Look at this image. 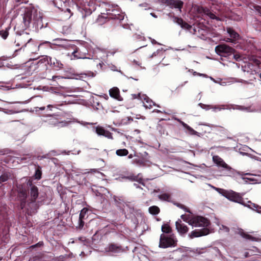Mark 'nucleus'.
Returning <instances> with one entry per match:
<instances>
[{"instance_id": "1", "label": "nucleus", "mask_w": 261, "mask_h": 261, "mask_svg": "<svg viewBox=\"0 0 261 261\" xmlns=\"http://www.w3.org/2000/svg\"><path fill=\"white\" fill-rule=\"evenodd\" d=\"M31 22L33 23L35 30L42 29L43 27L42 15L35 8H26L23 14V30L29 28Z\"/></svg>"}, {"instance_id": "2", "label": "nucleus", "mask_w": 261, "mask_h": 261, "mask_svg": "<svg viewBox=\"0 0 261 261\" xmlns=\"http://www.w3.org/2000/svg\"><path fill=\"white\" fill-rule=\"evenodd\" d=\"M27 185L30 186L31 188L29 192L30 197L27 201V209L30 213H35L39 208L40 204H42V202L44 200V199H41L42 197L41 196L37 201V199L39 196L38 188L36 186L33 185L30 180L28 182Z\"/></svg>"}, {"instance_id": "3", "label": "nucleus", "mask_w": 261, "mask_h": 261, "mask_svg": "<svg viewBox=\"0 0 261 261\" xmlns=\"http://www.w3.org/2000/svg\"><path fill=\"white\" fill-rule=\"evenodd\" d=\"M177 240L174 234L167 235L162 233L160 236L159 247L162 248H167L169 247H175L177 245Z\"/></svg>"}, {"instance_id": "4", "label": "nucleus", "mask_w": 261, "mask_h": 261, "mask_svg": "<svg viewBox=\"0 0 261 261\" xmlns=\"http://www.w3.org/2000/svg\"><path fill=\"white\" fill-rule=\"evenodd\" d=\"M33 42L32 38L29 37V34L24 32V31L22 33L16 32V36L15 37L14 43L18 47L21 46V48L26 46L27 45L30 46Z\"/></svg>"}, {"instance_id": "5", "label": "nucleus", "mask_w": 261, "mask_h": 261, "mask_svg": "<svg viewBox=\"0 0 261 261\" xmlns=\"http://www.w3.org/2000/svg\"><path fill=\"white\" fill-rule=\"evenodd\" d=\"M220 193L228 200L242 205H245L243 198L240 193L232 190L228 191L224 189H220Z\"/></svg>"}, {"instance_id": "6", "label": "nucleus", "mask_w": 261, "mask_h": 261, "mask_svg": "<svg viewBox=\"0 0 261 261\" xmlns=\"http://www.w3.org/2000/svg\"><path fill=\"white\" fill-rule=\"evenodd\" d=\"M100 18H105L106 20L110 19L121 20L123 19L124 15L118 10L109 9L106 10V13H101V15L98 16V20H99Z\"/></svg>"}, {"instance_id": "7", "label": "nucleus", "mask_w": 261, "mask_h": 261, "mask_svg": "<svg viewBox=\"0 0 261 261\" xmlns=\"http://www.w3.org/2000/svg\"><path fill=\"white\" fill-rule=\"evenodd\" d=\"M189 224L195 227H204L207 228L210 224V221L207 218L200 216L192 217Z\"/></svg>"}, {"instance_id": "8", "label": "nucleus", "mask_w": 261, "mask_h": 261, "mask_svg": "<svg viewBox=\"0 0 261 261\" xmlns=\"http://www.w3.org/2000/svg\"><path fill=\"white\" fill-rule=\"evenodd\" d=\"M215 51L221 56L228 57L233 54L235 49L225 44H222L216 46Z\"/></svg>"}, {"instance_id": "9", "label": "nucleus", "mask_w": 261, "mask_h": 261, "mask_svg": "<svg viewBox=\"0 0 261 261\" xmlns=\"http://www.w3.org/2000/svg\"><path fill=\"white\" fill-rule=\"evenodd\" d=\"M46 115L47 116L50 117V118L48 119L46 122L52 126L57 127L58 128L63 127L66 126L68 123L66 121L59 120L58 118L56 117L57 116L56 115L48 114Z\"/></svg>"}, {"instance_id": "10", "label": "nucleus", "mask_w": 261, "mask_h": 261, "mask_svg": "<svg viewBox=\"0 0 261 261\" xmlns=\"http://www.w3.org/2000/svg\"><path fill=\"white\" fill-rule=\"evenodd\" d=\"M195 9L197 12V17H202L205 15L208 16L210 18L213 19H219L218 17L216 16L214 13H213L207 8H204L201 6H197Z\"/></svg>"}, {"instance_id": "11", "label": "nucleus", "mask_w": 261, "mask_h": 261, "mask_svg": "<svg viewBox=\"0 0 261 261\" xmlns=\"http://www.w3.org/2000/svg\"><path fill=\"white\" fill-rule=\"evenodd\" d=\"M49 63H51V57L45 56H43L38 62L36 64L38 69V71L47 70Z\"/></svg>"}, {"instance_id": "12", "label": "nucleus", "mask_w": 261, "mask_h": 261, "mask_svg": "<svg viewBox=\"0 0 261 261\" xmlns=\"http://www.w3.org/2000/svg\"><path fill=\"white\" fill-rule=\"evenodd\" d=\"M33 261H50L54 260V254L52 253L40 252L32 258Z\"/></svg>"}, {"instance_id": "13", "label": "nucleus", "mask_w": 261, "mask_h": 261, "mask_svg": "<svg viewBox=\"0 0 261 261\" xmlns=\"http://www.w3.org/2000/svg\"><path fill=\"white\" fill-rule=\"evenodd\" d=\"M162 2L170 8L178 9L180 11L184 6V2L180 0H162Z\"/></svg>"}, {"instance_id": "14", "label": "nucleus", "mask_w": 261, "mask_h": 261, "mask_svg": "<svg viewBox=\"0 0 261 261\" xmlns=\"http://www.w3.org/2000/svg\"><path fill=\"white\" fill-rule=\"evenodd\" d=\"M210 230L207 228H203L200 229H195L192 231L188 235L189 237L193 239L195 238H198L207 235L210 233Z\"/></svg>"}, {"instance_id": "15", "label": "nucleus", "mask_w": 261, "mask_h": 261, "mask_svg": "<svg viewBox=\"0 0 261 261\" xmlns=\"http://www.w3.org/2000/svg\"><path fill=\"white\" fill-rule=\"evenodd\" d=\"M105 250L107 252L112 253H119L123 251V247L121 245L114 243H110L106 247Z\"/></svg>"}, {"instance_id": "16", "label": "nucleus", "mask_w": 261, "mask_h": 261, "mask_svg": "<svg viewBox=\"0 0 261 261\" xmlns=\"http://www.w3.org/2000/svg\"><path fill=\"white\" fill-rule=\"evenodd\" d=\"M213 161L217 166L223 167L228 171L232 172L234 170L218 155H214L213 156Z\"/></svg>"}, {"instance_id": "17", "label": "nucleus", "mask_w": 261, "mask_h": 261, "mask_svg": "<svg viewBox=\"0 0 261 261\" xmlns=\"http://www.w3.org/2000/svg\"><path fill=\"white\" fill-rule=\"evenodd\" d=\"M176 229L181 234L184 235L187 233L189 230L188 226L183 223L180 219H178L175 222Z\"/></svg>"}, {"instance_id": "18", "label": "nucleus", "mask_w": 261, "mask_h": 261, "mask_svg": "<svg viewBox=\"0 0 261 261\" xmlns=\"http://www.w3.org/2000/svg\"><path fill=\"white\" fill-rule=\"evenodd\" d=\"M79 4L83 6L85 9H89L91 12L95 9L94 2L92 0H76Z\"/></svg>"}, {"instance_id": "19", "label": "nucleus", "mask_w": 261, "mask_h": 261, "mask_svg": "<svg viewBox=\"0 0 261 261\" xmlns=\"http://www.w3.org/2000/svg\"><path fill=\"white\" fill-rule=\"evenodd\" d=\"M172 18L173 22L177 23L181 28L189 31L191 29L192 26L185 21L181 17L173 16Z\"/></svg>"}, {"instance_id": "20", "label": "nucleus", "mask_w": 261, "mask_h": 261, "mask_svg": "<svg viewBox=\"0 0 261 261\" xmlns=\"http://www.w3.org/2000/svg\"><path fill=\"white\" fill-rule=\"evenodd\" d=\"M95 132L97 135L103 136L108 139H113V134L109 130L105 129L103 127L97 126L95 128Z\"/></svg>"}, {"instance_id": "21", "label": "nucleus", "mask_w": 261, "mask_h": 261, "mask_svg": "<svg viewBox=\"0 0 261 261\" xmlns=\"http://www.w3.org/2000/svg\"><path fill=\"white\" fill-rule=\"evenodd\" d=\"M114 201L115 205L119 208L122 214H125V207H127L128 205L124 201V200L120 197L114 196Z\"/></svg>"}, {"instance_id": "22", "label": "nucleus", "mask_w": 261, "mask_h": 261, "mask_svg": "<svg viewBox=\"0 0 261 261\" xmlns=\"http://www.w3.org/2000/svg\"><path fill=\"white\" fill-rule=\"evenodd\" d=\"M53 45V44L49 41H44L40 43L38 46L37 45H35V47H37V48L34 50L31 49L30 51L32 53H36L37 51H39L40 50H43L44 48H52Z\"/></svg>"}, {"instance_id": "23", "label": "nucleus", "mask_w": 261, "mask_h": 261, "mask_svg": "<svg viewBox=\"0 0 261 261\" xmlns=\"http://www.w3.org/2000/svg\"><path fill=\"white\" fill-rule=\"evenodd\" d=\"M17 198L18 199V200L20 201V206L21 209L24 208V207H25L26 206H27V193H18Z\"/></svg>"}, {"instance_id": "24", "label": "nucleus", "mask_w": 261, "mask_h": 261, "mask_svg": "<svg viewBox=\"0 0 261 261\" xmlns=\"http://www.w3.org/2000/svg\"><path fill=\"white\" fill-rule=\"evenodd\" d=\"M49 67L54 70H59L63 68V65L60 61L57 60L55 58L52 59L51 58V63H49Z\"/></svg>"}, {"instance_id": "25", "label": "nucleus", "mask_w": 261, "mask_h": 261, "mask_svg": "<svg viewBox=\"0 0 261 261\" xmlns=\"http://www.w3.org/2000/svg\"><path fill=\"white\" fill-rule=\"evenodd\" d=\"M109 94L111 97L117 99L119 101L122 100V97L120 95V91L118 88L114 87L109 90Z\"/></svg>"}, {"instance_id": "26", "label": "nucleus", "mask_w": 261, "mask_h": 261, "mask_svg": "<svg viewBox=\"0 0 261 261\" xmlns=\"http://www.w3.org/2000/svg\"><path fill=\"white\" fill-rule=\"evenodd\" d=\"M73 59H86V53L81 51L79 48L76 47L72 53Z\"/></svg>"}, {"instance_id": "27", "label": "nucleus", "mask_w": 261, "mask_h": 261, "mask_svg": "<svg viewBox=\"0 0 261 261\" xmlns=\"http://www.w3.org/2000/svg\"><path fill=\"white\" fill-rule=\"evenodd\" d=\"M227 33L229 34L230 38L236 41L239 38V35L233 29L228 28L227 29Z\"/></svg>"}, {"instance_id": "28", "label": "nucleus", "mask_w": 261, "mask_h": 261, "mask_svg": "<svg viewBox=\"0 0 261 261\" xmlns=\"http://www.w3.org/2000/svg\"><path fill=\"white\" fill-rule=\"evenodd\" d=\"M53 108H57L56 105H48L46 107L40 105L35 107L36 112H39V111H43L45 109L46 110V111H52Z\"/></svg>"}, {"instance_id": "29", "label": "nucleus", "mask_w": 261, "mask_h": 261, "mask_svg": "<svg viewBox=\"0 0 261 261\" xmlns=\"http://www.w3.org/2000/svg\"><path fill=\"white\" fill-rule=\"evenodd\" d=\"M240 234L243 238H245L248 240H251L252 241H256L257 242L259 240V239L258 238L253 237L249 234H247V233H246L244 231H240Z\"/></svg>"}, {"instance_id": "30", "label": "nucleus", "mask_w": 261, "mask_h": 261, "mask_svg": "<svg viewBox=\"0 0 261 261\" xmlns=\"http://www.w3.org/2000/svg\"><path fill=\"white\" fill-rule=\"evenodd\" d=\"M11 176V175L9 172H4L0 176V184L7 181Z\"/></svg>"}, {"instance_id": "31", "label": "nucleus", "mask_w": 261, "mask_h": 261, "mask_svg": "<svg viewBox=\"0 0 261 261\" xmlns=\"http://www.w3.org/2000/svg\"><path fill=\"white\" fill-rule=\"evenodd\" d=\"M149 212L152 215H157L160 212L159 207L157 206L153 205L149 207Z\"/></svg>"}, {"instance_id": "32", "label": "nucleus", "mask_w": 261, "mask_h": 261, "mask_svg": "<svg viewBox=\"0 0 261 261\" xmlns=\"http://www.w3.org/2000/svg\"><path fill=\"white\" fill-rule=\"evenodd\" d=\"M9 29L10 27H8L6 28L5 30H0V36L3 39L6 40L8 38L9 35Z\"/></svg>"}, {"instance_id": "33", "label": "nucleus", "mask_w": 261, "mask_h": 261, "mask_svg": "<svg viewBox=\"0 0 261 261\" xmlns=\"http://www.w3.org/2000/svg\"><path fill=\"white\" fill-rule=\"evenodd\" d=\"M162 231L165 233H170L172 232V228L168 224H164L162 226Z\"/></svg>"}, {"instance_id": "34", "label": "nucleus", "mask_w": 261, "mask_h": 261, "mask_svg": "<svg viewBox=\"0 0 261 261\" xmlns=\"http://www.w3.org/2000/svg\"><path fill=\"white\" fill-rule=\"evenodd\" d=\"M129 152L126 149H119L116 151V154L119 156H126L128 155Z\"/></svg>"}, {"instance_id": "35", "label": "nucleus", "mask_w": 261, "mask_h": 261, "mask_svg": "<svg viewBox=\"0 0 261 261\" xmlns=\"http://www.w3.org/2000/svg\"><path fill=\"white\" fill-rule=\"evenodd\" d=\"M41 176H42L41 168L40 166H37V167L36 169L35 173V178L38 180V179H40L41 178Z\"/></svg>"}, {"instance_id": "36", "label": "nucleus", "mask_w": 261, "mask_h": 261, "mask_svg": "<svg viewBox=\"0 0 261 261\" xmlns=\"http://www.w3.org/2000/svg\"><path fill=\"white\" fill-rule=\"evenodd\" d=\"M159 198L162 200L170 201L171 199V196L170 194L168 193H163L159 195Z\"/></svg>"}, {"instance_id": "37", "label": "nucleus", "mask_w": 261, "mask_h": 261, "mask_svg": "<svg viewBox=\"0 0 261 261\" xmlns=\"http://www.w3.org/2000/svg\"><path fill=\"white\" fill-rule=\"evenodd\" d=\"M69 258V255L67 254L61 255L59 256L55 257L54 256V261H65Z\"/></svg>"}, {"instance_id": "38", "label": "nucleus", "mask_w": 261, "mask_h": 261, "mask_svg": "<svg viewBox=\"0 0 261 261\" xmlns=\"http://www.w3.org/2000/svg\"><path fill=\"white\" fill-rule=\"evenodd\" d=\"M53 4L55 6L60 8L62 6L63 4L64 3L65 0H51Z\"/></svg>"}, {"instance_id": "39", "label": "nucleus", "mask_w": 261, "mask_h": 261, "mask_svg": "<svg viewBox=\"0 0 261 261\" xmlns=\"http://www.w3.org/2000/svg\"><path fill=\"white\" fill-rule=\"evenodd\" d=\"M145 100H146L147 104L144 103V107H145L146 108L150 109L153 106L155 105V103L149 98L146 99H145Z\"/></svg>"}, {"instance_id": "40", "label": "nucleus", "mask_w": 261, "mask_h": 261, "mask_svg": "<svg viewBox=\"0 0 261 261\" xmlns=\"http://www.w3.org/2000/svg\"><path fill=\"white\" fill-rule=\"evenodd\" d=\"M88 210L87 208H83L81 211V213L80 214V215H79V219H85V216H86V214Z\"/></svg>"}, {"instance_id": "41", "label": "nucleus", "mask_w": 261, "mask_h": 261, "mask_svg": "<svg viewBox=\"0 0 261 261\" xmlns=\"http://www.w3.org/2000/svg\"><path fill=\"white\" fill-rule=\"evenodd\" d=\"M252 207H250L258 213L261 214V206L254 203H251Z\"/></svg>"}, {"instance_id": "42", "label": "nucleus", "mask_w": 261, "mask_h": 261, "mask_svg": "<svg viewBox=\"0 0 261 261\" xmlns=\"http://www.w3.org/2000/svg\"><path fill=\"white\" fill-rule=\"evenodd\" d=\"M175 204L178 207L181 208V209H183L186 212H188V213H191L190 210H189V208H188V207H187L186 206H185L184 205L182 204H180V203H175Z\"/></svg>"}, {"instance_id": "43", "label": "nucleus", "mask_w": 261, "mask_h": 261, "mask_svg": "<svg viewBox=\"0 0 261 261\" xmlns=\"http://www.w3.org/2000/svg\"><path fill=\"white\" fill-rule=\"evenodd\" d=\"M181 218L185 222H187L189 224V222L191 220L192 217H190L189 215H182L180 216Z\"/></svg>"}, {"instance_id": "44", "label": "nucleus", "mask_w": 261, "mask_h": 261, "mask_svg": "<svg viewBox=\"0 0 261 261\" xmlns=\"http://www.w3.org/2000/svg\"><path fill=\"white\" fill-rule=\"evenodd\" d=\"M186 129L188 131L190 135H195L197 134V132L190 126H189Z\"/></svg>"}, {"instance_id": "45", "label": "nucleus", "mask_w": 261, "mask_h": 261, "mask_svg": "<svg viewBox=\"0 0 261 261\" xmlns=\"http://www.w3.org/2000/svg\"><path fill=\"white\" fill-rule=\"evenodd\" d=\"M84 219H79V224H78V226H77V227L79 229H83L84 226V224H85V222H84Z\"/></svg>"}, {"instance_id": "46", "label": "nucleus", "mask_w": 261, "mask_h": 261, "mask_svg": "<svg viewBox=\"0 0 261 261\" xmlns=\"http://www.w3.org/2000/svg\"><path fill=\"white\" fill-rule=\"evenodd\" d=\"M17 189H18V193H21V192L22 193H27V190L25 188H24L22 185H19L18 186H17Z\"/></svg>"}, {"instance_id": "47", "label": "nucleus", "mask_w": 261, "mask_h": 261, "mask_svg": "<svg viewBox=\"0 0 261 261\" xmlns=\"http://www.w3.org/2000/svg\"><path fill=\"white\" fill-rule=\"evenodd\" d=\"M43 77L44 79H47V80H52L55 81L56 79H60V76H56V75H53V76H47V75H46V76Z\"/></svg>"}, {"instance_id": "48", "label": "nucleus", "mask_w": 261, "mask_h": 261, "mask_svg": "<svg viewBox=\"0 0 261 261\" xmlns=\"http://www.w3.org/2000/svg\"><path fill=\"white\" fill-rule=\"evenodd\" d=\"M254 9L260 14L261 16V6L258 5H254Z\"/></svg>"}, {"instance_id": "49", "label": "nucleus", "mask_w": 261, "mask_h": 261, "mask_svg": "<svg viewBox=\"0 0 261 261\" xmlns=\"http://www.w3.org/2000/svg\"><path fill=\"white\" fill-rule=\"evenodd\" d=\"M65 13H68V14H66V17L69 18L72 15V13L71 12L70 9H67L66 11L65 12Z\"/></svg>"}, {"instance_id": "50", "label": "nucleus", "mask_w": 261, "mask_h": 261, "mask_svg": "<svg viewBox=\"0 0 261 261\" xmlns=\"http://www.w3.org/2000/svg\"><path fill=\"white\" fill-rule=\"evenodd\" d=\"M43 245V242L42 241L39 242L38 243L32 246V248L38 247Z\"/></svg>"}, {"instance_id": "51", "label": "nucleus", "mask_w": 261, "mask_h": 261, "mask_svg": "<svg viewBox=\"0 0 261 261\" xmlns=\"http://www.w3.org/2000/svg\"><path fill=\"white\" fill-rule=\"evenodd\" d=\"M207 107L209 108V109H214L215 111H216V110H220L221 109L218 106L213 107V106H207Z\"/></svg>"}, {"instance_id": "52", "label": "nucleus", "mask_w": 261, "mask_h": 261, "mask_svg": "<svg viewBox=\"0 0 261 261\" xmlns=\"http://www.w3.org/2000/svg\"><path fill=\"white\" fill-rule=\"evenodd\" d=\"M48 158V154H45V155H42V156H38V160H41V159H45V158Z\"/></svg>"}, {"instance_id": "53", "label": "nucleus", "mask_w": 261, "mask_h": 261, "mask_svg": "<svg viewBox=\"0 0 261 261\" xmlns=\"http://www.w3.org/2000/svg\"><path fill=\"white\" fill-rule=\"evenodd\" d=\"M129 178L131 179L132 180H137V176H132L128 177Z\"/></svg>"}, {"instance_id": "54", "label": "nucleus", "mask_w": 261, "mask_h": 261, "mask_svg": "<svg viewBox=\"0 0 261 261\" xmlns=\"http://www.w3.org/2000/svg\"><path fill=\"white\" fill-rule=\"evenodd\" d=\"M226 41L227 42H236L234 40H233L231 38H227V39L226 40Z\"/></svg>"}, {"instance_id": "55", "label": "nucleus", "mask_w": 261, "mask_h": 261, "mask_svg": "<svg viewBox=\"0 0 261 261\" xmlns=\"http://www.w3.org/2000/svg\"><path fill=\"white\" fill-rule=\"evenodd\" d=\"M132 96H133V99L138 98H139L140 97V94H133Z\"/></svg>"}, {"instance_id": "56", "label": "nucleus", "mask_w": 261, "mask_h": 261, "mask_svg": "<svg viewBox=\"0 0 261 261\" xmlns=\"http://www.w3.org/2000/svg\"><path fill=\"white\" fill-rule=\"evenodd\" d=\"M181 124L184 127V128H186V129H187V127L189 126V125L185 123L184 122H181Z\"/></svg>"}, {"instance_id": "57", "label": "nucleus", "mask_w": 261, "mask_h": 261, "mask_svg": "<svg viewBox=\"0 0 261 261\" xmlns=\"http://www.w3.org/2000/svg\"><path fill=\"white\" fill-rule=\"evenodd\" d=\"M181 124L184 127V128H186V129H187V127L189 126V125L185 123L184 122H181Z\"/></svg>"}, {"instance_id": "58", "label": "nucleus", "mask_w": 261, "mask_h": 261, "mask_svg": "<svg viewBox=\"0 0 261 261\" xmlns=\"http://www.w3.org/2000/svg\"><path fill=\"white\" fill-rule=\"evenodd\" d=\"M233 57L235 58V59L238 61V59L240 58V56L238 55H233Z\"/></svg>"}, {"instance_id": "59", "label": "nucleus", "mask_w": 261, "mask_h": 261, "mask_svg": "<svg viewBox=\"0 0 261 261\" xmlns=\"http://www.w3.org/2000/svg\"><path fill=\"white\" fill-rule=\"evenodd\" d=\"M254 63L256 64V65H259V63H260V62L257 59H255L254 60Z\"/></svg>"}, {"instance_id": "60", "label": "nucleus", "mask_w": 261, "mask_h": 261, "mask_svg": "<svg viewBox=\"0 0 261 261\" xmlns=\"http://www.w3.org/2000/svg\"><path fill=\"white\" fill-rule=\"evenodd\" d=\"M193 74L194 75H199V73H198V72H196V71H194V72H193Z\"/></svg>"}, {"instance_id": "61", "label": "nucleus", "mask_w": 261, "mask_h": 261, "mask_svg": "<svg viewBox=\"0 0 261 261\" xmlns=\"http://www.w3.org/2000/svg\"><path fill=\"white\" fill-rule=\"evenodd\" d=\"M199 76H204V77H206V75H205L204 74L200 73H199Z\"/></svg>"}, {"instance_id": "62", "label": "nucleus", "mask_w": 261, "mask_h": 261, "mask_svg": "<svg viewBox=\"0 0 261 261\" xmlns=\"http://www.w3.org/2000/svg\"><path fill=\"white\" fill-rule=\"evenodd\" d=\"M249 256V253L248 252H246L245 254V257H247Z\"/></svg>"}, {"instance_id": "63", "label": "nucleus", "mask_w": 261, "mask_h": 261, "mask_svg": "<svg viewBox=\"0 0 261 261\" xmlns=\"http://www.w3.org/2000/svg\"><path fill=\"white\" fill-rule=\"evenodd\" d=\"M133 154H130L128 156V158L129 159H132L133 158Z\"/></svg>"}, {"instance_id": "64", "label": "nucleus", "mask_w": 261, "mask_h": 261, "mask_svg": "<svg viewBox=\"0 0 261 261\" xmlns=\"http://www.w3.org/2000/svg\"><path fill=\"white\" fill-rule=\"evenodd\" d=\"M151 15L153 17H155V18L156 17V16L155 15V14L154 13H151Z\"/></svg>"}]
</instances>
